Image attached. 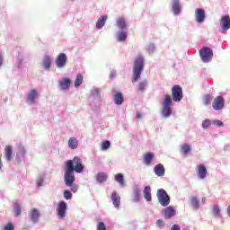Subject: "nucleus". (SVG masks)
Returning <instances> with one entry per match:
<instances>
[{"label":"nucleus","instance_id":"nucleus-38","mask_svg":"<svg viewBox=\"0 0 230 230\" xmlns=\"http://www.w3.org/2000/svg\"><path fill=\"white\" fill-rule=\"evenodd\" d=\"M13 154V150L12 146H5V159L6 161H12V155Z\"/></svg>","mask_w":230,"mask_h":230},{"label":"nucleus","instance_id":"nucleus-25","mask_svg":"<svg viewBox=\"0 0 230 230\" xmlns=\"http://www.w3.org/2000/svg\"><path fill=\"white\" fill-rule=\"evenodd\" d=\"M59 85L62 91H67L71 87V79L65 77L63 80L59 81Z\"/></svg>","mask_w":230,"mask_h":230},{"label":"nucleus","instance_id":"nucleus-56","mask_svg":"<svg viewBox=\"0 0 230 230\" xmlns=\"http://www.w3.org/2000/svg\"><path fill=\"white\" fill-rule=\"evenodd\" d=\"M226 211H227V213H228V216L230 217V205L227 207Z\"/></svg>","mask_w":230,"mask_h":230},{"label":"nucleus","instance_id":"nucleus-57","mask_svg":"<svg viewBox=\"0 0 230 230\" xmlns=\"http://www.w3.org/2000/svg\"><path fill=\"white\" fill-rule=\"evenodd\" d=\"M206 198H202V203L204 204Z\"/></svg>","mask_w":230,"mask_h":230},{"label":"nucleus","instance_id":"nucleus-8","mask_svg":"<svg viewBox=\"0 0 230 230\" xmlns=\"http://www.w3.org/2000/svg\"><path fill=\"white\" fill-rule=\"evenodd\" d=\"M194 17L197 24H204L206 21V11L202 8L196 9Z\"/></svg>","mask_w":230,"mask_h":230},{"label":"nucleus","instance_id":"nucleus-43","mask_svg":"<svg viewBox=\"0 0 230 230\" xmlns=\"http://www.w3.org/2000/svg\"><path fill=\"white\" fill-rule=\"evenodd\" d=\"M146 51L149 55H153V53H155V44L154 43H149Z\"/></svg>","mask_w":230,"mask_h":230},{"label":"nucleus","instance_id":"nucleus-22","mask_svg":"<svg viewBox=\"0 0 230 230\" xmlns=\"http://www.w3.org/2000/svg\"><path fill=\"white\" fill-rule=\"evenodd\" d=\"M175 213H176L175 208L172 206H169L164 208V218L166 219L173 218V217H175Z\"/></svg>","mask_w":230,"mask_h":230},{"label":"nucleus","instance_id":"nucleus-24","mask_svg":"<svg viewBox=\"0 0 230 230\" xmlns=\"http://www.w3.org/2000/svg\"><path fill=\"white\" fill-rule=\"evenodd\" d=\"M44 182H46V173H40L36 178V188H42V186H44Z\"/></svg>","mask_w":230,"mask_h":230},{"label":"nucleus","instance_id":"nucleus-28","mask_svg":"<svg viewBox=\"0 0 230 230\" xmlns=\"http://www.w3.org/2000/svg\"><path fill=\"white\" fill-rule=\"evenodd\" d=\"M144 199H146V202H152V189H150L149 185L144 188Z\"/></svg>","mask_w":230,"mask_h":230},{"label":"nucleus","instance_id":"nucleus-26","mask_svg":"<svg viewBox=\"0 0 230 230\" xmlns=\"http://www.w3.org/2000/svg\"><path fill=\"white\" fill-rule=\"evenodd\" d=\"M123 102H125V98L123 97V93L121 92H116L114 94V103L115 105H123Z\"/></svg>","mask_w":230,"mask_h":230},{"label":"nucleus","instance_id":"nucleus-17","mask_svg":"<svg viewBox=\"0 0 230 230\" xmlns=\"http://www.w3.org/2000/svg\"><path fill=\"white\" fill-rule=\"evenodd\" d=\"M141 200V190L139 186L136 185L132 190V202L136 204L139 203Z\"/></svg>","mask_w":230,"mask_h":230},{"label":"nucleus","instance_id":"nucleus-55","mask_svg":"<svg viewBox=\"0 0 230 230\" xmlns=\"http://www.w3.org/2000/svg\"><path fill=\"white\" fill-rule=\"evenodd\" d=\"M0 170H3V160L1 158V155H0Z\"/></svg>","mask_w":230,"mask_h":230},{"label":"nucleus","instance_id":"nucleus-29","mask_svg":"<svg viewBox=\"0 0 230 230\" xmlns=\"http://www.w3.org/2000/svg\"><path fill=\"white\" fill-rule=\"evenodd\" d=\"M115 37L118 42H125V40H127L128 34L125 31H120L117 32Z\"/></svg>","mask_w":230,"mask_h":230},{"label":"nucleus","instance_id":"nucleus-9","mask_svg":"<svg viewBox=\"0 0 230 230\" xmlns=\"http://www.w3.org/2000/svg\"><path fill=\"white\" fill-rule=\"evenodd\" d=\"M55 63L58 69H63V67H66V64H67V55L66 53H59Z\"/></svg>","mask_w":230,"mask_h":230},{"label":"nucleus","instance_id":"nucleus-39","mask_svg":"<svg viewBox=\"0 0 230 230\" xmlns=\"http://www.w3.org/2000/svg\"><path fill=\"white\" fill-rule=\"evenodd\" d=\"M190 206H192L193 209L197 211L200 208V202L197 199V197H192L190 199Z\"/></svg>","mask_w":230,"mask_h":230},{"label":"nucleus","instance_id":"nucleus-13","mask_svg":"<svg viewBox=\"0 0 230 230\" xmlns=\"http://www.w3.org/2000/svg\"><path fill=\"white\" fill-rule=\"evenodd\" d=\"M197 175L198 178L200 179V181H203V179H206L208 177V169L206 168V165H204V164L197 165Z\"/></svg>","mask_w":230,"mask_h":230},{"label":"nucleus","instance_id":"nucleus-20","mask_svg":"<svg viewBox=\"0 0 230 230\" xmlns=\"http://www.w3.org/2000/svg\"><path fill=\"white\" fill-rule=\"evenodd\" d=\"M154 172L157 177H164L166 170L164 169V165H163V164H158L155 166Z\"/></svg>","mask_w":230,"mask_h":230},{"label":"nucleus","instance_id":"nucleus-36","mask_svg":"<svg viewBox=\"0 0 230 230\" xmlns=\"http://www.w3.org/2000/svg\"><path fill=\"white\" fill-rule=\"evenodd\" d=\"M13 211L15 213V217H21V213L22 211V208L21 207V202L16 201L13 203Z\"/></svg>","mask_w":230,"mask_h":230},{"label":"nucleus","instance_id":"nucleus-34","mask_svg":"<svg viewBox=\"0 0 230 230\" xmlns=\"http://www.w3.org/2000/svg\"><path fill=\"white\" fill-rule=\"evenodd\" d=\"M16 66L18 69H22L24 67V56L22 54H19L16 59Z\"/></svg>","mask_w":230,"mask_h":230},{"label":"nucleus","instance_id":"nucleus-32","mask_svg":"<svg viewBox=\"0 0 230 230\" xmlns=\"http://www.w3.org/2000/svg\"><path fill=\"white\" fill-rule=\"evenodd\" d=\"M68 146L71 150H76L78 148V139H76V137H70L68 140Z\"/></svg>","mask_w":230,"mask_h":230},{"label":"nucleus","instance_id":"nucleus-31","mask_svg":"<svg viewBox=\"0 0 230 230\" xmlns=\"http://www.w3.org/2000/svg\"><path fill=\"white\" fill-rule=\"evenodd\" d=\"M146 87H148V80L144 79L138 83L137 91H139V93H145V91H146Z\"/></svg>","mask_w":230,"mask_h":230},{"label":"nucleus","instance_id":"nucleus-35","mask_svg":"<svg viewBox=\"0 0 230 230\" xmlns=\"http://www.w3.org/2000/svg\"><path fill=\"white\" fill-rule=\"evenodd\" d=\"M180 152L183 155H188V154H190L191 152V146H190V144H183L181 146V150Z\"/></svg>","mask_w":230,"mask_h":230},{"label":"nucleus","instance_id":"nucleus-44","mask_svg":"<svg viewBox=\"0 0 230 230\" xmlns=\"http://www.w3.org/2000/svg\"><path fill=\"white\" fill-rule=\"evenodd\" d=\"M212 121H210L208 119H206L202 121L201 127L204 129L209 128L211 127Z\"/></svg>","mask_w":230,"mask_h":230},{"label":"nucleus","instance_id":"nucleus-7","mask_svg":"<svg viewBox=\"0 0 230 230\" xmlns=\"http://www.w3.org/2000/svg\"><path fill=\"white\" fill-rule=\"evenodd\" d=\"M38 98H39V90L31 89L26 94L27 105H35L37 103Z\"/></svg>","mask_w":230,"mask_h":230},{"label":"nucleus","instance_id":"nucleus-4","mask_svg":"<svg viewBox=\"0 0 230 230\" xmlns=\"http://www.w3.org/2000/svg\"><path fill=\"white\" fill-rule=\"evenodd\" d=\"M89 102L93 111L100 109V105H102V93H100V88L92 89Z\"/></svg>","mask_w":230,"mask_h":230},{"label":"nucleus","instance_id":"nucleus-37","mask_svg":"<svg viewBox=\"0 0 230 230\" xmlns=\"http://www.w3.org/2000/svg\"><path fill=\"white\" fill-rule=\"evenodd\" d=\"M82 84H84V75H82V74H77L74 85L76 89H78Z\"/></svg>","mask_w":230,"mask_h":230},{"label":"nucleus","instance_id":"nucleus-53","mask_svg":"<svg viewBox=\"0 0 230 230\" xmlns=\"http://www.w3.org/2000/svg\"><path fill=\"white\" fill-rule=\"evenodd\" d=\"M136 118H137V119H141V118H143V114H141V112H139V111H137Z\"/></svg>","mask_w":230,"mask_h":230},{"label":"nucleus","instance_id":"nucleus-19","mask_svg":"<svg viewBox=\"0 0 230 230\" xmlns=\"http://www.w3.org/2000/svg\"><path fill=\"white\" fill-rule=\"evenodd\" d=\"M111 199L114 208H116L117 209L119 208V207L121 206V197H119V195H118V192L113 191L111 193Z\"/></svg>","mask_w":230,"mask_h":230},{"label":"nucleus","instance_id":"nucleus-51","mask_svg":"<svg viewBox=\"0 0 230 230\" xmlns=\"http://www.w3.org/2000/svg\"><path fill=\"white\" fill-rule=\"evenodd\" d=\"M3 64H4V58L3 57V53L0 52V67H3Z\"/></svg>","mask_w":230,"mask_h":230},{"label":"nucleus","instance_id":"nucleus-50","mask_svg":"<svg viewBox=\"0 0 230 230\" xmlns=\"http://www.w3.org/2000/svg\"><path fill=\"white\" fill-rule=\"evenodd\" d=\"M156 226L157 227H159V229H163V227H164V222L163 221V219H158L156 221Z\"/></svg>","mask_w":230,"mask_h":230},{"label":"nucleus","instance_id":"nucleus-18","mask_svg":"<svg viewBox=\"0 0 230 230\" xmlns=\"http://www.w3.org/2000/svg\"><path fill=\"white\" fill-rule=\"evenodd\" d=\"M52 59L49 55H45L42 58L41 66L45 71L51 69Z\"/></svg>","mask_w":230,"mask_h":230},{"label":"nucleus","instance_id":"nucleus-49","mask_svg":"<svg viewBox=\"0 0 230 230\" xmlns=\"http://www.w3.org/2000/svg\"><path fill=\"white\" fill-rule=\"evenodd\" d=\"M212 125H215L216 127H224V122L221 120L216 119L212 120Z\"/></svg>","mask_w":230,"mask_h":230},{"label":"nucleus","instance_id":"nucleus-21","mask_svg":"<svg viewBox=\"0 0 230 230\" xmlns=\"http://www.w3.org/2000/svg\"><path fill=\"white\" fill-rule=\"evenodd\" d=\"M95 179L98 184H103V182H107V179H109V176L107 175V172H97Z\"/></svg>","mask_w":230,"mask_h":230},{"label":"nucleus","instance_id":"nucleus-1","mask_svg":"<svg viewBox=\"0 0 230 230\" xmlns=\"http://www.w3.org/2000/svg\"><path fill=\"white\" fill-rule=\"evenodd\" d=\"M183 98L182 94V87L181 85L176 84L173 85L172 88V95L165 94L160 104L162 105V110L160 111V114L164 119H168L170 116H172V113L173 112V102H176V103H179Z\"/></svg>","mask_w":230,"mask_h":230},{"label":"nucleus","instance_id":"nucleus-46","mask_svg":"<svg viewBox=\"0 0 230 230\" xmlns=\"http://www.w3.org/2000/svg\"><path fill=\"white\" fill-rule=\"evenodd\" d=\"M4 230H15V226L13 223L8 222L5 226H4Z\"/></svg>","mask_w":230,"mask_h":230},{"label":"nucleus","instance_id":"nucleus-52","mask_svg":"<svg viewBox=\"0 0 230 230\" xmlns=\"http://www.w3.org/2000/svg\"><path fill=\"white\" fill-rule=\"evenodd\" d=\"M171 230H181V226L175 224L171 227Z\"/></svg>","mask_w":230,"mask_h":230},{"label":"nucleus","instance_id":"nucleus-15","mask_svg":"<svg viewBox=\"0 0 230 230\" xmlns=\"http://www.w3.org/2000/svg\"><path fill=\"white\" fill-rule=\"evenodd\" d=\"M171 7L173 15H181V12H182V5H181L180 0H172Z\"/></svg>","mask_w":230,"mask_h":230},{"label":"nucleus","instance_id":"nucleus-5","mask_svg":"<svg viewBox=\"0 0 230 230\" xmlns=\"http://www.w3.org/2000/svg\"><path fill=\"white\" fill-rule=\"evenodd\" d=\"M199 57L204 64L211 62L213 60V49L209 47H203L199 49Z\"/></svg>","mask_w":230,"mask_h":230},{"label":"nucleus","instance_id":"nucleus-41","mask_svg":"<svg viewBox=\"0 0 230 230\" xmlns=\"http://www.w3.org/2000/svg\"><path fill=\"white\" fill-rule=\"evenodd\" d=\"M220 207L218 205H214L213 206V213H214V217L216 218H219L222 217V215L220 214Z\"/></svg>","mask_w":230,"mask_h":230},{"label":"nucleus","instance_id":"nucleus-6","mask_svg":"<svg viewBox=\"0 0 230 230\" xmlns=\"http://www.w3.org/2000/svg\"><path fill=\"white\" fill-rule=\"evenodd\" d=\"M156 197L158 199L159 204H161L163 208H166V206H170V196L164 190V189L157 190Z\"/></svg>","mask_w":230,"mask_h":230},{"label":"nucleus","instance_id":"nucleus-27","mask_svg":"<svg viewBox=\"0 0 230 230\" xmlns=\"http://www.w3.org/2000/svg\"><path fill=\"white\" fill-rule=\"evenodd\" d=\"M155 155L152 152H147L144 155V164L150 166L152 161H154Z\"/></svg>","mask_w":230,"mask_h":230},{"label":"nucleus","instance_id":"nucleus-45","mask_svg":"<svg viewBox=\"0 0 230 230\" xmlns=\"http://www.w3.org/2000/svg\"><path fill=\"white\" fill-rule=\"evenodd\" d=\"M204 105H209L211 103V95L209 93L203 97Z\"/></svg>","mask_w":230,"mask_h":230},{"label":"nucleus","instance_id":"nucleus-33","mask_svg":"<svg viewBox=\"0 0 230 230\" xmlns=\"http://www.w3.org/2000/svg\"><path fill=\"white\" fill-rule=\"evenodd\" d=\"M115 181L119 184V186H125V175L123 173L119 172L117 173L114 177Z\"/></svg>","mask_w":230,"mask_h":230},{"label":"nucleus","instance_id":"nucleus-23","mask_svg":"<svg viewBox=\"0 0 230 230\" xmlns=\"http://www.w3.org/2000/svg\"><path fill=\"white\" fill-rule=\"evenodd\" d=\"M107 19H109L107 15L101 16L96 22V24H95L96 30H102L103 26H105L107 22Z\"/></svg>","mask_w":230,"mask_h":230},{"label":"nucleus","instance_id":"nucleus-48","mask_svg":"<svg viewBox=\"0 0 230 230\" xmlns=\"http://www.w3.org/2000/svg\"><path fill=\"white\" fill-rule=\"evenodd\" d=\"M97 230H107V226H105L104 222H99L97 225Z\"/></svg>","mask_w":230,"mask_h":230},{"label":"nucleus","instance_id":"nucleus-42","mask_svg":"<svg viewBox=\"0 0 230 230\" xmlns=\"http://www.w3.org/2000/svg\"><path fill=\"white\" fill-rule=\"evenodd\" d=\"M63 197L65 200H71V199H73V193H71V190H65L63 191Z\"/></svg>","mask_w":230,"mask_h":230},{"label":"nucleus","instance_id":"nucleus-12","mask_svg":"<svg viewBox=\"0 0 230 230\" xmlns=\"http://www.w3.org/2000/svg\"><path fill=\"white\" fill-rule=\"evenodd\" d=\"M29 219L31 220V224H39V220H40V211L37 208H32L29 212Z\"/></svg>","mask_w":230,"mask_h":230},{"label":"nucleus","instance_id":"nucleus-11","mask_svg":"<svg viewBox=\"0 0 230 230\" xmlns=\"http://www.w3.org/2000/svg\"><path fill=\"white\" fill-rule=\"evenodd\" d=\"M66 211H67V203L64 200L59 201L57 208L58 217H59V218H65Z\"/></svg>","mask_w":230,"mask_h":230},{"label":"nucleus","instance_id":"nucleus-3","mask_svg":"<svg viewBox=\"0 0 230 230\" xmlns=\"http://www.w3.org/2000/svg\"><path fill=\"white\" fill-rule=\"evenodd\" d=\"M144 70L145 57L138 55L133 59V74L131 78L132 84H136V82H139V80H141V75H143Z\"/></svg>","mask_w":230,"mask_h":230},{"label":"nucleus","instance_id":"nucleus-2","mask_svg":"<svg viewBox=\"0 0 230 230\" xmlns=\"http://www.w3.org/2000/svg\"><path fill=\"white\" fill-rule=\"evenodd\" d=\"M85 170V165L82 163V158L79 156H75L72 160H67L65 162V174L64 182L65 186H71L76 178L75 173H82Z\"/></svg>","mask_w":230,"mask_h":230},{"label":"nucleus","instance_id":"nucleus-14","mask_svg":"<svg viewBox=\"0 0 230 230\" xmlns=\"http://www.w3.org/2000/svg\"><path fill=\"white\" fill-rule=\"evenodd\" d=\"M26 157V147L24 146H19L18 151L16 153L15 160L20 164V163H22L24 161V158Z\"/></svg>","mask_w":230,"mask_h":230},{"label":"nucleus","instance_id":"nucleus-47","mask_svg":"<svg viewBox=\"0 0 230 230\" xmlns=\"http://www.w3.org/2000/svg\"><path fill=\"white\" fill-rule=\"evenodd\" d=\"M68 188H71V191L72 193H76V191H78V185L75 184V182H72L71 185H66Z\"/></svg>","mask_w":230,"mask_h":230},{"label":"nucleus","instance_id":"nucleus-10","mask_svg":"<svg viewBox=\"0 0 230 230\" xmlns=\"http://www.w3.org/2000/svg\"><path fill=\"white\" fill-rule=\"evenodd\" d=\"M226 103V100H224V97L221 95H218L216 97L212 103V107L214 111H222L224 109V105Z\"/></svg>","mask_w":230,"mask_h":230},{"label":"nucleus","instance_id":"nucleus-40","mask_svg":"<svg viewBox=\"0 0 230 230\" xmlns=\"http://www.w3.org/2000/svg\"><path fill=\"white\" fill-rule=\"evenodd\" d=\"M111 148V141L109 140H103L101 144V150L103 152L109 150Z\"/></svg>","mask_w":230,"mask_h":230},{"label":"nucleus","instance_id":"nucleus-16","mask_svg":"<svg viewBox=\"0 0 230 230\" xmlns=\"http://www.w3.org/2000/svg\"><path fill=\"white\" fill-rule=\"evenodd\" d=\"M220 26L222 30L227 31L230 30V17L229 14L223 15L220 19Z\"/></svg>","mask_w":230,"mask_h":230},{"label":"nucleus","instance_id":"nucleus-30","mask_svg":"<svg viewBox=\"0 0 230 230\" xmlns=\"http://www.w3.org/2000/svg\"><path fill=\"white\" fill-rule=\"evenodd\" d=\"M116 24L119 30L125 31V29L127 28V21L125 20V18L117 19Z\"/></svg>","mask_w":230,"mask_h":230},{"label":"nucleus","instance_id":"nucleus-54","mask_svg":"<svg viewBox=\"0 0 230 230\" xmlns=\"http://www.w3.org/2000/svg\"><path fill=\"white\" fill-rule=\"evenodd\" d=\"M116 77V71H112L111 74H110V78L112 80V78H115Z\"/></svg>","mask_w":230,"mask_h":230}]
</instances>
